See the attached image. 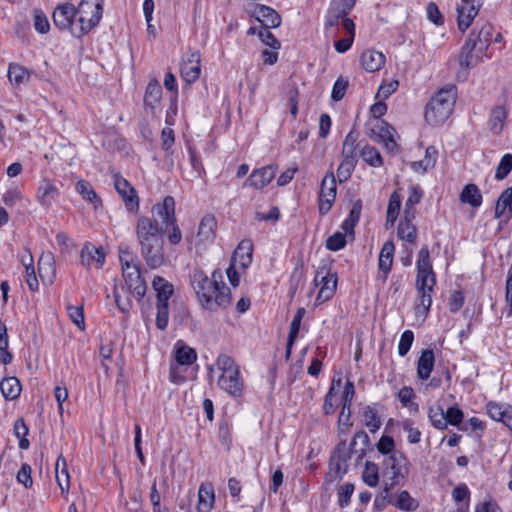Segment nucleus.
Instances as JSON below:
<instances>
[{
  "mask_svg": "<svg viewBox=\"0 0 512 512\" xmlns=\"http://www.w3.org/2000/svg\"><path fill=\"white\" fill-rule=\"evenodd\" d=\"M481 4L476 0H461L457 5V24L460 31L465 32L478 15Z\"/></svg>",
  "mask_w": 512,
  "mask_h": 512,
  "instance_id": "14",
  "label": "nucleus"
},
{
  "mask_svg": "<svg viewBox=\"0 0 512 512\" xmlns=\"http://www.w3.org/2000/svg\"><path fill=\"white\" fill-rule=\"evenodd\" d=\"M348 234L342 232H335L333 235L327 238L326 248L330 251H338L345 247L347 243Z\"/></svg>",
  "mask_w": 512,
  "mask_h": 512,
  "instance_id": "57",
  "label": "nucleus"
},
{
  "mask_svg": "<svg viewBox=\"0 0 512 512\" xmlns=\"http://www.w3.org/2000/svg\"><path fill=\"white\" fill-rule=\"evenodd\" d=\"M76 13L79 26L74 27L73 36L80 38L99 24L103 14V0H81Z\"/></svg>",
  "mask_w": 512,
  "mask_h": 512,
  "instance_id": "5",
  "label": "nucleus"
},
{
  "mask_svg": "<svg viewBox=\"0 0 512 512\" xmlns=\"http://www.w3.org/2000/svg\"><path fill=\"white\" fill-rule=\"evenodd\" d=\"M401 208V196L397 191H394L389 198L387 206L386 224L394 225Z\"/></svg>",
  "mask_w": 512,
  "mask_h": 512,
  "instance_id": "44",
  "label": "nucleus"
},
{
  "mask_svg": "<svg viewBox=\"0 0 512 512\" xmlns=\"http://www.w3.org/2000/svg\"><path fill=\"white\" fill-rule=\"evenodd\" d=\"M435 356L432 350L425 349L422 351L417 364V376L421 380H427L434 368Z\"/></svg>",
  "mask_w": 512,
  "mask_h": 512,
  "instance_id": "27",
  "label": "nucleus"
},
{
  "mask_svg": "<svg viewBox=\"0 0 512 512\" xmlns=\"http://www.w3.org/2000/svg\"><path fill=\"white\" fill-rule=\"evenodd\" d=\"M351 422V408L349 410L344 409L342 406L341 412L338 417L337 432L339 437L346 434L349 428L352 426Z\"/></svg>",
  "mask_w": 512,
  "mask_h": 512,
  "instance_id": "60",
  "label": "nucleus"
},
{
  "mask_svg": "<svg viewBox=\"0 0 512 512\" xmlns=\"http://www.w3.org/2000/svg\"><path fill=\"white\" fill-rule=\"evenodd\" d=\"M457 98V87L449 84L441 88L427 103L425 120L430 125L444 123L452 114Z\"/></svg>",
  "mask_w": 512,
  "mask_h": 512,
  "instance_id": "3",
  "label": "nucleus"
},
{
  "mask_svg": "<svg viewBox=\"0 0 512 512\" xmlns=\"http://www.w3.org/2000/svg\"><path fill=\"white\" fill-rule=\"evenodd\" d=\"M216 365L222 371L218 379L219 387L233 397L241 396L244 384L236 362L230 356L220 354Z\"/></svg>",
  "mask_w": 512,
  "mask_h": 512,
  "instance_id": "4",
  "label": "nucleus"
},
{
  "mask_svg": "<svg viewBox=\"0 0 512 512\" xmlns=\"http://www.w3.org/2000/svg\"><path fill=\"white\" fill-rule=\"evenodd\" d=\"M394 506L402 511L411 512L418 508V503L410 496L408 491L403 490L398 495L397 500L394 501Z\"/></svg>",
  "mask_w": 512,
  "mask_h": 512,
  "instance_id": "49",
  "label": "nucleus"
},
{
  "mask_svg": "<svg viewBox=\"0 0 512 512\" xmlns=\"http://www.w3.org/2000/svg\"><path fill=\"white\" fill-rule=\"evenodd\" d=\"M342 384L341 379H333L331 387L327 394L325 395L324 404H323V411L326 415H331L335 412L336 405L333 402V398L335 396V386L340 387Z\"/></svg>",
  "mask_w": 512,
  "mask_h": 512,
  "instance_id": "55",
  "label": "nucleus"
},
{
  "mask_svg": "<svg viewBox=\"0 0 512 512\" xmlns=\"http://www.w3.org/2000/svg\"><path fill=\"white\" fill-rule=\"evenodd\" d=\"M163 244L164 241L140 246L141 255L151 269L158 268L164 263Z\"/></svg>",
  "mask_w": 512,
  "mask_h": 512,
  "instance_id": "20",
  "label": "nucleus"
},
{
  "mask_svg": "<svg viewBox=\"0 0 512 512\" xmlns=\"http://www.w3.org/2000/svg\"><path fill=\"white\" fill-rule=\"evenodd\" d=\"M59 195L58 188L48 179H43L38 186L36 198L45 207H50Z\"/></svg>",
  "mask_w": 512,
  "mask_h": 512,
  "instance_id": "21",
  "label": "nucleus"
},
{
  "mask_svg": "<svg viewBox=\"0 0 512 512\" xmlns=\"http://www.w3.org/2000/svg\"><path fill=\"white\" fill-rule=\"evenodd\" d=\"M253 245L250 241H241L233 252L231 263L246 269L252 262Z\"/></svg>",
  "mask_w": 512,
  "mask_h": 512,
  "instance_id": "22",
  "label": "nucleus"
},
{
  "mask_svg": "<svg viewBox=\"0 0 512 512\" xmlns=\"http://www.w3.org/2000/svg\"><path fill=\"white\" fill-rule=\"evenodd\" d=\"M215 503L214 489L211 484H201L198 490L197 512H211Z\"/></svg>",
  "mask_w": 512,
  "mask_h": 512,
  "instance_id": "26",
  "label": "nucleus"
},
{
  "mask_svg": "<svg viewBox=\"0 0 512 512\" xmlns=\"http://www.w3.org/2000/svg\"><path fill=\"white\" fill-rule=\"evenodd\" d=\"M191 282L203 308L216 311L218 308H226L230 305V289L223 282L220 270H214L211 278L203 271L196 270Z\"/></svg>",
  "mask_w": 512,
  "mask_h": 512,
  "instance_id": "1",
  "label": "nucleus"
},
{
  "mask_svg": "<svg viewBox=\"0 0 512 512\" xmlns=\"http://www.w3.org/2000/svg\"><path fill=\"white\" fill-rule=\"evenodd\" d=\"M152 286L156 291L157 304H168L169 298L172 296L173 285L161 276H155Z\"/></svg>",
  "mask_w": 512,
  "mask_h": 512,
  "instance_id": "30",
  "label": "nucleus"
},
{
  "mask_svg": "<svg viewBox=\"0 0 512 512\" xmlns=\"http://www.w3.org/2000/svg\"><path fill=\"white\" fill-rule=\"evenodd\" d=\"M359 134L355 130H351L345 137L342 146V156L348 157H357L356 153V143L358 140Z\"/></svg>",
  "mask_w": 512,
  "mask_h": 512,
  "instance_id": "52",
  "label": "nucleus"
},
{
  "mask_svg": "<svg viewBox=\"0 0 512 512\" xmlns=\"http://www.w3.org/2000/svg\"><path fill=\"white\" fill-rule=\"evenodd\" d=\"M351 450H346V442L345 440L341 441L335 448L332 456L331 462H335L336 469L339 472L342 468H345L348 459L350 458Z\"/></svg>",
  "mask_w": 512,
  "mask_h": 512,
  "instance_id": "46",
  "label": "nucleus"
},
{
  "mask_svg": "<svg viewBox=\"0 0 512 512\" xmlns=\"http://www.w3.org/2000/svg\"><path fill=\"white\" fill-rule=\"evenodd\" d=\"M8 78L14 84H22L29 79L28 71L19 64H10L8 69Z\"/></svg>",
  "mask_w": 512,
  "mask_h": 512,
  "instance_id": "50",
  "label": "nucleus"
},
{
  "mask_svg": "<svg viewBox=\"0 0 512 512\" xmlns=\"http://www.w3.org/2000/svg\"><path fill=\"white\" fill-rule=\"evenodd\" d=\"M393 488L394 486H389L387 481L384 482L381 492L374 499L373 505L376 510L382 511L387 507V505H394V501L390 496V492Z\"/></svg>",
  "mask_w": 512,
  "mask_h": 512,
  "instance_id": "48",
  "label": "nucleus"
},
{
  "mask_svg": "<svg viewBox=\"0 0 512 512\" xmlns=\"http://www.w3.org/2000/svg\"><path fill=\"white\" fill-rule=\"evenodd\" d=\"M512 410V406H503L496 402H489L486 405L487 414L495 421H500L503 424L508 419V415H510V411Z\"/></svg>",
  "mask_w": 512,
  "mask_h": 512,
  "instance_id": "42",
  "label": "nucleus"
},
{
  "mask_svg": "<svg viewBox=\"0 0 512 512\" xmlns=\"http://www.w3.org/2000/svg\"><path fill=\"white\" fill-rule=\"evenodd\" d=\"M356 164L357 157L342 156V161L337 169V176L340 183L347 181L351 177Z\"/></svg>",
  "mask_w": 512,
  "mask_h": 512,
  "instance_id": "43",
  "label": "nucleus"
},
{
  "mask_svg": "<svg viewBox=\"0 0 512 512\" xmlns=\"http://www.w3.org/2000/svg\"><path fill=\"white\" fill-rule=\"evenodd\" d=\"M200 61L201 59L199 52H192L186 58L183 59L180 72L182 79L186 83H194L200 77Z\"/></svg>",
  "mask_w": 512,
  "mask_h": 512,
  "instance_id": "16",
  "label": "nucleus"
},
{
  "mask_svg": "<svg viewBox=\"0 0 512 512\" xmlns=\"http://www.w3.org/2000/svg\"><path fill=\"white\" fill-rule=\"evenodd\" d=\"M507 110L504 106L497 105L491 109L489 126L490 130L494 134H500L504 128L505 121L507 119Z\"/></svg>",
  "mask_w": 512,
  "mask_h": 512,
  "instance_id": "31",
  "label": "nucleus"
},
{
  "mask_svg": "<svg viewBox=\"0 0 512 512\" xmlns=\"http://www.w3.org/2000/svg\"><path fill=\"white\" fill-rule=\"evenodd\" d=\"M0 390L6 400H14L21 392L20 381L16 377H6L0 383Z\"/></svg>",
  "mask_w": 512,
  "mask_h": 512,
  "instance_id": "35",
  "label": "nucleus"
},
{
  "mask_svg": "<svg viewBox=\"0 0 512 512\" xmlns=\"http://www.w3.org/2000/svg\"><path fill=\"white\" fill-rule=\"evenodd\" d=\"M152 214L154 217L159 218L166 227H169L170 224H174V222H176L174 198L172 196H166L162 203L153 205Z\"/></svg>",
  "mask_w": 512,
  "mask_h": 512,
  "instance_id": "19",
  "label": "nucleus"
},
{
  "mask_svg": "<svg viewBox=\"0 0 512 512\" xmlns=\"http://www.w3.org/2000/svg\"><path fill=\"white\" fill-rule=\"evenodd\" d=\"M361 65L367 72H376L385 64V56L376 50H366L360 57Z\"/></svg>",
  "mask_w": 512,
  "mask_h": 512,
  "instance_id": "24",
  "label": "nucleus"
},
{
  "mask_svg": "<svg viewBox=\"0 0 512 512\" xmlns=\"http://www.w3.org/2000/svg\"><path fill=\"white\" fill-rule=\"evenodd\" d=\"M409 461L407 457L400 451H395L391 455L384 458L382 463L383 476L388 477L389 486H396L403 481L408 473Z\"/></svg>",
  "mask_w": 512,
  "mask_h": 512,
  "instance_id": "6",
  "label": "nucleus"
},
{
  "mask_svg": "<svg viewBox=\"0 0 512 512\" xmlns=\"http://www.w3.org/2000/svg\"><path fill=\"white\" fill-rule=\"evenodd\" d=\"M428 418L432 424L437 429L445 430L446 429V417L445 411L440 406H431L428 411Z\"/></svg>",
  "mask_w": 512,
  "mask_h": 512,
  "instance_id": "47",
  "label": "nucleus"
},
{
  "mask_svg": "<svg viewBox=\"0 0 512 512\" xmlns=\"http://www.w3.org/2000/svg\"><path fill=\"white\" fill-rule=\"evenodd\" d=\"M162 97V88L157 80H151L146 88L144 103L150 108H154Z\"/></svg>",
  "mask_w": 512,
  "mask_h": 512,
  "instance_id": "39",
  "label": "nucleus"
},
{
  "mask_svg": "<svg viewBox=\"0 0 512 512\" xmlns=\"http://www.w3.org/2000/svg\"><path fill=\"white\" fill-rule=\"evenodd\" d=\"M81 263L86 266H90L92 263H96L100 268L105 262V253L102 248H97L94 245L87 243L81 250Z\"/></svg>",
  "mask_w": 512,
  "mask_h": 512,
  "instance_id": "25",
  "label": "nucleus"
},
{
  "mask_svg": "<svg viewBox=\"0 0 512 512\" xmlns=\"http://www.w3.org/2000/svg\"><path fill=\"white\" fill-rule=\"evenodd\" d=\"M306 311L303 307H300L298 308V310L296 311L294 317H293V320L290 324V331H289V335H288V341H287V347H286V354L287 356L290 355L291 353V348L292 346L294 345L295 343V340L299 334V330H300V326H301V321L305 315Z\"/></svg>",
  "mask_w": 512,
  "mask_h": 512,
  "instance_id": "36",
  "label": "nucleus"
},
{
  "mask_svg": "<svg viewBox=\"0 0 512 512\" xmlns=\"http://www.w3.org/2000/svg\"><path fill=\"white\" fill-rule=\"evenodd\" d=\"M395 252V246L392 241H387L382 246L379 255L378 267L379 270L383 272V279L386 280L387 275L391 271L393 264V257Z\"/></svg>",
  "mask_w": 512,
  "mask_h": 512,
  "instance_id": "28",
  "label": "nucleus"
},
{
  "mask_svg": "<svg viewBox=\"0 0 512 512\" xmlns=\"http://www.w3.org/2000/svg\"><path fill=\"white\" fill-rule=\"evenodd\" d=\"M337 185L334 173L328 171L324 176L319 192V213L321 215L327 214L336 198Z\"/></svg>",
  "mask_w": 512,
  "mask_h": 512,
  "instance_id": "11",
  "label": "nucleus"
},
{
  "mask_svg": "<svg viewBox=\"0 0 512 512\" xmlns=\"http://www.w3.org/2000/svg\"><path fill=\"white\" fill-rule=\"evenodd\" d=\"M136 235L140 246L164 241L163 229L159 227L157 220H152L147 216L138 218Z\"/></svg>",
  "mask_w": 512,
  "mask_h": 512,
  "instance_id": "8",
  "label": "nucleus"
},
{
  "mask_svg": "<svg viewBox=\"0 0 512 512\" xmlns=\"http://www.w3.org/2000/svg\"><path fill=\"white\" fill-rule=\"evenodd\" d=\"M114 187L122 197L125 207L130 212H136L139 209V199L135 189L131 184L121 176L120 173H113Z\"/></svg>",
  "mask_w": 512,
  "mask_h": 512,
  "instance_id": "12",
  "label": "nucleus"
},
{
  "mask_svg": "<svg viewBox=\"0 0 512 512\" xmlns=\"http://www.w3.org/2000/svg\"><path fill=\"white\" fill-rule=\"evenodd\" d=\"M275 174L276 166L274 165H268L259 169H255L244 182V186H250L254 189H262L274 179Z\"/></svg>",
  "mask_w": 512,
  "mask_h": 512,
  "instance_id": "17",
  "label": "nucleus"
},
{
  "mask_svg": "<svg viewBox=\"0 0 512 512\" xmlns=\"http://www.w3.org/2000/svg\"><path fill=\"white\" fill-rule=\"evenodd\" d=\"M252 15L261 23V28H277L281 24V16L278 12L266 5L257 4Z\"/></svg>",
  "mask_w": 512,
  "mask_h": 512,
  "instance_id": "18",
  "label": "nucleus"
},
{
  "mask_svg": "<svg viewBox=\"0 0 512 512\" xmlns=\"http://www.w3.org/2000/svg\"><path fill=\"white\" fill-rule=\"evenodd\" d=\"M362 212V201L357 200L353 203V206L350 210V213L341 225V228L346 232V234L354 237V227L359 222L360 216Z\"/></svg>",
  "mask_w": 512,
  "mask_h": 512,
  "instance_id": "34",
  "label": "nucleus"
},
{
  "mask_svg": "<svg viewBox=\"0 0 512 512\" xmlns=\"http://www.w3.org/2000/svg\"><path fill=\"white\" fill-rule=\"evenodd\" d=\"M362 479L368 486L376 487L379 482L378 466L372 462H366Z\"/></svg>",
  "mask_w": 512,
  "mask_h": 512,
  "instance_id": "54",
  "label": "nucleus"
},
{
  "mask_svg": "<svg viewBox=\"0 0 512 512\" xmlns=\"http://www.w3.org/2000/svg\"><path fill=\"white\" fill-rule=\"evenodd\" d=\"M176 363L181 366L192 365L197 359L196 351L186 345L177 346L175 351Z\"/></svg>",
  "mask_w": 512,
  "mask_h": 512,
  "instance_id": "41",
  "label": "nucleus"
},
{
  "mask_svg": "<svg viewBox=\"0 0 512 512\" xmlns=\"http://www.w3.org/2000/svg\"><path fill=\"white\" fill-rule=\"evenodd\" d=\"M403 430L407 433V440L410 444H417L421 440V431L413 426L411 420H404L401 423Z\"/></svg>",
  "mask_w": 512,
  "mask_h": 512,
  "instance_id": "62",
  "label": "nucleus"
},
{
  "mask_svg": "<svg viewBox=\"0 0 512 512\" xmlns=\"http://www.w3.org/2000/svg\"><path fill=\"white\" fill-rule=\"evenodd\" d=\"M270 28H260L258 37L268 47L278 50L281 47L280 41L270 32Z\"/></svg>",
  "mask_w": 512,
  "mask_h": 512,
  "instance_id": "63",
  "label": "nucleus"
},
{
  "mask_svg": "<svg viewBox=\"0 0 512 512\" xmlns=\"http://www.w3.org/2000/svg\"><path fill=\"white\" fill-rule=\"evenodd\" d=\"M422 196H423V192L420 187L410 186L409 187V196L405 202L404 211L409 210V212H412L415 215L416 212H415L414 206L421 201Z\"/></svg>",
  "mask_w": 512,
  "mask_h": 512,
  "instance_id": "59",
  "label": "nucleus"
},
{
  "mask_svg": "<svg viewBox=\"0 0 512 512\" xmlns=\"http://www.w3.org/2000/svg\"><path fill=\"white\" fill-rule=\"evenodd\" d=\"M512 214V188L505 189L498 198L495 206V218L504 216L506 209Z\"/></svg>",
  "mask_w": 512,
  "mask_h": 512,
  "instance_id": "45",
  "label": "nucleus"
},
{
  "mask_svg": "<svg viewBox=\"0 0 512 512\" xmlns=\"http://www.w3.org/2000/svg\"><path fill=\"white\" fill-rule=\"evenodd\" d=\"M52 19L59 30H68L73 35L74 27L79 26L76 8L71 3L59 4L55 7Z\"/></svg>",
  "mask_w": 512,
  "mask_h": 512,
  "instance_id": "9",
  "label": "nucleus"
},
{
  "mask_svg": "<svg viewBox=\"0 0 512 512\" xmlns=\"http://www.w3.org/2000/svg\"><path fill=\"white\" fill-rule=\"evenodd\" d=\"M370 137L374 138L378 142H383L388 150H394L397 146L393 132L394 128L387 122L377 119L368 122Z\"/></svg>",
  "mask_w": 512,
  "mask_h": 512,
  "instance_id": "13",
  "label": "nucleus"
},
{
  "mask_svg": "<svg viewBox=\"0 0 512 512\" xmlns=\"http://www.w3.org/2000/svg\"><path fill=\"white\" fill-rule=\"evenodd\" d=\"M113 295L115 299V304L117 308L124 314L129 313L131 307H132V300L129 290H126L124 285L121 286H114Z\"/></svg>",
  "mask_w": 512,
  "mask_h": 512,
  "instance_id": "33",
  "label": "nucleus"
},
{
  "mask_svg": "<svg viewBox=\"0 0 512 512\" xmlns=\"http://www.w3.org/2000/svg\"><path fill=\"white\" fill-rule=\"evenodd\" d=\"M33 16L35 30L40 34L48 33L50 30V23L45 13L41 9L36 8L33 11Z\"/></svg>",
  "mask_w": 512,
  "mask_h": 512,
  "instance_id": "56",
  "label": "nucleus"
},
{
  "mask_svg": "<svg viewBox=\"0 0 512 512\" xmlns=\"http://www.w3.org/2000/svg\"><path fill=\"white\" fill-rule=\"evenodd\" d=\"M414 218L415 215L412 212L404 211V217L400 220L397 229L399 238L410 243H414L417 238V229L412 223Z\"/></svg>",
  "mask_w": 512,
  "mask_h": 512,
  "instance_id": "23",
  "label": "nucleus"
},
{
  "mask_svg": "<svg viewBox=\"0 0 512 512\" xmlns=\"http://www.w3.org/2000/svg\"><path fill=\"white\" fill-rule=\"evenodd\" d=\"M416 268L415 287L419 300L416 309L426 314L432 305V293L436 285V275L433 271L430 252L427 246H423L419 250Z\"/></svg>",
  "mask_w": 512,
  "mask_h": 512,
  "instance_id": "2",
  "label": "nucleus"
},
{
  "mask_svg": "<svg viewBox=\"0 0 512 512\" xmlns=\"http://www.w3.org/2000/svg\"><path fill=\"white\" fill-rule=\"evenodd\" d=\"M122 271L126 290H129L138 300L142 299L146 294L147 287L138 266L133 265L128 269H122Z\"/></svg>",
  "mask_w": 512,
  "mask_h": 512,
  "instance_id": "15",
  "label": "nucleus"
},
{
  "mask_svg": "<svg viewBox=\"0 0 512 512\" xmlns=\"http://www.w3.org/2000/svg\"><path fill=\"white\" fill-rule=\"evenodd\" d=\"M216 219L212 215H206L202 218L199 229L198 238L202 242H210L215 238Z\"/></svg>",
  "mask_w": 512,
  "mask_h": 512,
  "instance_id": "32",
  "label": "nucleus"
},
{
  "mask_svg": "<svg viewBox=\"0 0 512 512\" xmlns=\"http://www.w3.org/2000/svg\"><path fill=\"white\" fill-rule=\"evenodd\" d=\"M354 493V484L345 483L337 487V503L340 508H345L349 505L351 497Z\"/></svg>",
  "mask_w": 512,
  "mask_h": 512,
  "instance_id": "51",
  "label": "nucleus"
},
{
  "mask_svg": "<svg viewBox=\"0 0 512 512\" xmlns=\"http://www.w3.org/2000/svg\"><path fill=\"white\" fill-rule=\"evenodd\" d=\"M398 398L404 407H408L415 412L418 411V404L412 402L413 398H415V393L411 387H403L398 393Z\"/></svg>",
  "mask_w": 512,
  "mask_h": 512,
  "instance_id": "61",
  "label": "nucleus"
},
{
  "mask_svg": "<svg viewBox=\"0 0 512 512\" xmlns=\"http://www.w3.org/2000/svg\"><path fill=\"white\" fill-rule=\"evenodd\" d=\"M314 282L321 285L317 301H327L331 299L335 293L337 286V274L331 273L326 265H322L317 269Z\"/></svg>",
  "mask_w": 512,
  "mask_h": 512,
  "instance_id": "10",
  "label": "nucleus"
},
{
  "mask_svg": "<svg viewBox=\"0 0 512 512\" xmlns=\"http://www.w3.org/2000/svg\"><path fill=\"white\" fill-rule=\"evenodd\" d=\"M56 481L61 489V494L66 495L70 489V476L67 469L66 459L60 455L55 465Z\"/></svg>",
  "mask_w": 512,
  "mask_h": 512,
  "instance_id": "29",
  "label": "nucleus"
},
{
  "mask_svg": "<svg viewBox=\"0 0 512 512\" xmlns=\"http://www.w3.org/2000/svg\"><path fill=\"white\" fill-rule=\"evenodd\" d=\"M492 29L493 27L490 24H487L482 27L477 38L474 37V33L469 35L459 54V65L462 69L468 70L480 62V57L478 55H474L473 51L476 48L477 40L481 41L482 36H484L485 42L489 41Z\"/></svg>",
  "mask_w": 512,
  "mask_h": 512,
  "instance_id": "7",
  "label": "nucleus"
},
{
  "mask_svg": "<svg viewBox=\"0 0 512 512\" xmlns=\"http://www.w3.org/2000/svg\"><path fill=\"white\" fill-rule=\"evenodd\" d=\"M76 191L82 198L91 203L95 208L101 205V200L92 185L85 180H80L76 183Z\"/></svg>",
  "mask_w": 512,
  "mask_h": 512,
  "instance_id": "38",
  "label": "nucleus"
},
{
  "mask_svg": "<svg viewBox=\"0 0 512 512\" xmlns=\"http://www.w3.org/2000/svg\"><path fill=\"white\" fill-rule=\"evenodd\" d=\"M363 160L370 166L379 167L383 164L382 157L379 151L372 146H365L361 150Z\"/></svg>",
  "mask_w": 512,
  "mask_h": 512,
  "instance_id": "53",
  "label": "nucleus"
},
{
  "mask_svg": "<svg viewBox=\"0 0 512 512\" xmlns=\"http://www.w3.org/2000/svg\"><path fill=\"white\" fill-rule=\"evenodd\" d=\"M512 170V154H505L496 169L495 178L497 180L505 179Z\"/></svg>",
  "mask_w": 512,
  "mask_h": 512,
  "instance_id": "58",
  "label": "nucleus"
},
{
  "mask_svg": "<svg viewBox=\"0 0 512 512\" xmlns=\"http://www.w3.org/2000/svg\"><path fill=\"white\" fill-rule=\"evenodd\" d=\"M362 415H363L364 424L369 429V431L371 433H375L376 431H378L380 429L382 422L378 415L377 410L374 407H372L370 405L365 406L363 408Z\"/></svg>",
  "mask_w": 512,
  "mask_h": 512,
  "instance_id": "40",
  "label": "nucleus"
},
{
  "mask_svg": "<svg viewBox=\"0 0 512 512\" xmlns=\"http://www.w3.org/2000/svg\"><path fill=\"white\" fill-rule=\"evenodd\" d=\"M460 200L477 208L482 204V195L475 184H467L460 193Z\"/></svg>",
  "mask_w": 512,
  "mask_h": 512,
  "instance_id": "37",
  "label": "nucleus"
},
{
  "mask_svg": "<svg viewBox=\"0 0 512 512\" xmlns=\"http://www.w3.org/2000/svg\"><path fill=\"white\" fill-rule=\"evenodd\" d=\"M347 87H348V80L342 76L338 77L333 85V88H332V93H331L332 100L336 101V102L342 100L345 96Z\"/></svg>",
  "mask_w": 512,
  "mask_h": 512,
  "instance_id": "64",
  "label": "nucleus"
}]
</instances>
